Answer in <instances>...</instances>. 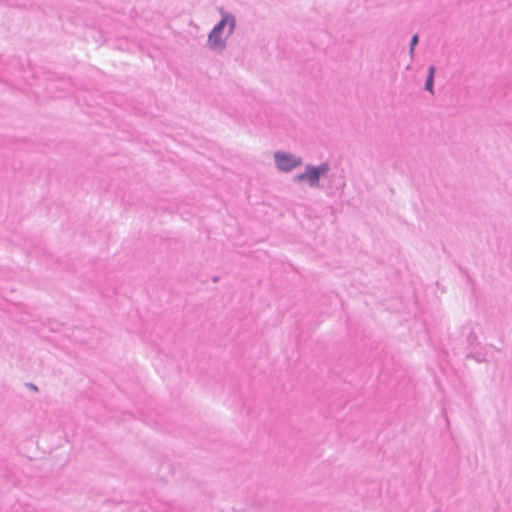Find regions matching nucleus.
<instances>
[{"mask_svg": "<svg viewBox=\"0 0 512 512\" xmlns=\"http://www.w3.org/2000/svg\"><path fill=\"white\" fill-rule=\"evenodd\" d=\"M434 73H435V67L434 66H430L429 67L428 78H427V81H426V84H425L426 89L428 91H430V92H432V88H433Z\"/></svg>", "mask_w": 512, "mask_h": 512, "instance_id": "4", "label": "nucleus"}, {"mask_svg": "<svg viewBox=\"0 0 512 512\" xmlns=\"http://www.w3.org/2000/svg\"><path fill=\"white\" fill-rule=\"evenodd\" d=\"M417 43H418V35H417V34H415V35L412 37V40H411V49H410L411 53L413 52L414 47H415V45H416Z\"/></svg>", "mask_w": 512, "mask_h": 512, "instance_id": "5", "label": "nucleus"}, {"mask_svg": "<svg viewBox=\"0 0 512 512\" xmlns=\"http://www.w3.org/2000/svg\"><path fill=\"white\" fill-rule=\"evenodd\" d=\"M328 165L323 164L319 167L308 166L306 172L296 176L297 181L308 180L311 186H317L320 175L325 174L328 171Z\"/></svg>", "mask_w": 512, "mask_h": 512, "instance_id": "2", "label": "nucleus"}, {"mask_svg": "<svg viewBox=\"0 0 512 512\" xmlns=\"http://www.w3.org/2000/svg\"><path fill=\"white\" fill-rule=\"evenodd\" d=\"M229 25V34L232 33L234 27H235V20L232 16L225 15L223 16L222 20L214 27L212 32L209 35V44L213 48H223L224 47V40L221 38V33L224 28V26Z\"/></svg>", "mask_w": 512, "mask_h": 512, "instance_id": "1", "label": "nucleus"}, {"mask_svg": "<svg viewBox=\"0 0 512 512\" xmlns=\"http://www.w3.org/2000/svg\"><path fill=\"white\" fill-rule=\"evenodd\" d=\"M275 161H276L277 167L283 171H289V170L293 169L294 167L299 166L301 164V160L299 158H295L292 155L283 154V153H276Z\"/></svg>", "mask_w": 512, "mask_h": 512, "instance_id": "3", "label": "nucleus"}]
</instances>
